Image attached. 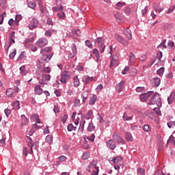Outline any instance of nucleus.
<instances>
[{
    "label": "nucleus",
    "mask_w": 175,
    "mask_h": 175,
    "mask_svg": "<svg viewBox=\"0 0 175 175\" xmlns=\"http://www.w3.org/2000/svg\"><path fill=\"white\" fill-rule=\"evenodd\" d=\"M96 42L98 44L100 53H103L106 47V46L105 45V42L103 41V39H102V38H97Z\"/></svg>",
    "instance_id": "nucleus-7"
},
{
    "label": "nucleus",
    "mask_w": 175,
    "mask_h": 175,
    "mask_svg": "<svg viewBox=\"0 0 175 175\" xmlns=\"http://www.w3.org/2000/svg\"><path fill=\"white\" fill-rule=\"evenodd\" d=\"M57 16L59 18H65V13L64 12H60L57 13Z\"/></svg>",
    "instance_id": "nucleus-55"
},
{
    "label": "nucleus",
    "mask_w": 175,
    "mask_h": 175,
    "mask_svg": "<svg viewBox=\"0 0 175 175\" xmlns=\"http://www.w3.org/2000/svg\"><path fill=\"white\" fill-rule=\"evenodd\" d=\"M124 35L126 36V38L129 39V40H132V32L131 31V29L126 28L123 31Z\"/></svg>",
    "instance_id": "nucleus-19"
},
{
    "label": "nucleus",
    "mask_w": 175,
    "mask_h": 175,
    "mask_svg": "<svg viewBox=\"0 0 175 175\" xmlns=\"http://www.w3.org/2000/svg\"><path fill=\"white\" fill-rule=\"evenodd\" d=\"M113 140H115V142H117L118 144H124L125 143V141L121 138V136L117 133H114L112 136Z\"/></svg>",
    "instance_id": "nucleus-15"
},
{
    "label": "nucleus",
    "mask_w": 175,
    "mask_h": 175,
    "mask_svg": "<svg viewBox=\"0 0 175 175\" xmlns=\"http://www.w3.org/2000/svg\"><path fill=\"white\" fill-rule=\"evenodd\" d=\"M96 99H98L96 95H93V96L90 99L89 105H95Z\"/></svg>",
    "instance_id": "nucleus-32"
},
{
    "label": "nucleus",
    "mask_w": 175,
    "mask_h": 175,
    "mask_svg": "<svg viewBox=\"0 0 175 175\" xmlns=\"http://www.w3.org/2000/svg\"><path fill=\"white\" fill-rule=\"evenodd\" d=\"M126 139L128 142H132L133 140V137H132V134H131V133H127L126 134Z\"/></svg>",
    "instance_id": "nucleus-45"
},
{
    "label": "nucleus",
    "mask_w": 175,
    "mask_h": 175,
    "mask_svg": "<svg viewBox=\"0 0 175 175\" xmlns=\"http://www.w3.org/2000/svg\"><path fill=\"white\" fill-rule=\"evenodd\" d=\"M137 174L139 175H144L145 170H144V168L139 167L137 170Z\"/></svg>",
    "instance_id": "nucleus-50"
},
{
    "label": "nucleus",
    "mask_w": 175,
    "mask_h": 175,
    "mask_svg": "<svg viewBox=\"0 0 175 175\" xmlns=\"http://www.w3.org/2000/svg\"><path fill=\"white\" fill-rule=\"evenodd\" d=\"M51 72V68L50 67H44L42 70V73H50Z\"/></svg>",
    "instance_id": "nucleus-46"
},
{
    "label": "nucleus",
    "mask_w": 175,
    "mask_h": 175,
    "mask_svg": "<svg viewBox=\"0 0 175 175\" xmlns=\"http://www.w3.org/2000/svg\"><path fill=\"white\" fill-rule=\"evenodd\" d=\"M14 32H12L10 34V40H11L12 43H16L14 41Z\"/></svg>",
    "instance_id": "nucleus-54"
},
{
    "label": "nucleus",
    "mask_w": 175,
    "mask_h": 175,
    "mask_svg": "<svg viewBox=\"0 0 175 175\" xmlns=\"http://www.w3.org/2000/svg\"><path fill=\"white\" fill-rule=\"evenodd\" d=\"M12 107L14 110H18L20 109V101L16 100L12 103Z\"/></svg>",
    "instance_id": "nucleus-26"
},
{
    "label": "nucleus",
    "mask_w": 175,
    "mask_h": 175,
    "mask_svg": "<svg viewBox=\"0 0 175 175\" xmlns=\"http://www.w3.org/2000/svg\"><path fill=\"white\" fill-rule=\"evenodd\" d=\"M52 49L50 46L45 47L40 50V54H44V53H50Z\"/></svg>",
    "instance_id": "nucleus-35"
},
{
    "label": "nucleus",
    "mask_w": 175,
    "mask_h": 175,
    "mask_svg": "<svg viewBox=\"0 0 175 175\" xmlns=\"http://www.w3.org/2000/svg\"><path fill=\"white\" fill-rule=\"evenodd\" d=\"M45 140L48 144H51L53 143V135H47Z\"/></svg>",
    "instance_id": "nucleus-41"
},
{
    "label": "nucleus",
    "mask_w": 175,
    "mask_h": 175,
    "mask_svg": "<svg viewBox=\"0 0 175 175\" xmlns=\"http://www.w3.org/2000/svg\"><path fill=\"white\" fill-rule=\"evenodd\" d=\"M114 38L116 40H117V42H118L119 43H122V44H124V46H128V41L122 38V37L120 36L118 34H115Z\"/></svg>",
    "instance_id": "nucleus-14"
},
{
    "label": "nucleus",
    "mask_w": 175,
    "mask_h": 175,
    "mask_svg": "<svg viewBox=\"0 0 175 175\" xmlns=\"http://www.w3.org/2000/svg\"><path fill=\"white\" fill-rule=\"evenodd\" d=\"M167 102L170 105H172L173 102H175V92H172L170 96H168Z\"/></svg>",
    "instance_id": "nucleus-21"
},
{
    "label": "nucleus",
    "mask_w": 175,
    "mask_h": 175,
    "mask_svg": "<svg viewBox=\"0 0 175 175\" xmlns=\"http://www.w3.org/2000/svg\"><path fill=\"white\" fill-rule=\"evenodd\" d=\"M146 90L144 87H137L135 89L136 92H143Z\"/></svg>",
    "instance_id": "nucleus-60"
},
{
    "label": "nucleus",
    "mask_w": 175,
    "mask_h": 175,
    "mask_svg": "<svg viewBox=\"0 0 175 175\" xmlns=\"http://www.w3.org/2000/svg\"><path fill=\"white\" fill-rule=\"evenodd\" d=\"M129 61H130V65H133L135 62H136V56L132 53L129 55Z\"/></svg>",
    "instance_id": "nucleus-24"
},
{
    "label": "nucleus",
    "mask_w": 175,
    "mask_h": 175,
    "mask_svg": "<svg viewBox=\"0 0 175 175\" xmlns=\"http://www.w3.org/2000/svg\"><path fill=\"white\" fill-rule=\"evenodd\" d=\"M72 32L73 33H75V35H77L78 36H81V31H80V29H72Z\"/></svg>",
    "instance_id": "nucleus-49"
},
{
    "label": "nucleus",
    "mask_w": 175,
    "mask_h": 175,
    "mask_svg": "<svg viewBox=\"0 0 175 175\" xmlns=\"http://www.w3.org/2000/svg\"><path fill=\"white\" fill-rule=\"evenodd\" d=\"M56 5H60L59 7H53V10L54 12H57V10H62L64 7L61 5V0H56Z\"/></svg>",
    "instance_id": "nucleus-22"
},
{
    "label": "nucleus",
    "mask_w": 175,
    "mask_h": 175,
    "mask_svg": "<svg viewBox=\"0 0 175 175\" xmlns=\"http://www.w3.org/2000/svg\"><path fill=\"white\" fill-rule=\"evenodd\" d=\"M40 6V12L44 14L46 13V8L43 7V5H42V1L40 2V4H38Z\"/></svg>",
    "instance_id": "nucleus-52"
},
{
    "label": "nucleus",
    "mask_w": 175,
    "mask_h": 175,
    "mask_svg": "<svg viewBox=\"0 0 175 175\" xmlns=\"http://www.w3.org/2000/svg\"><path fill=\"white\" fill-rule=\"evenodd\" d=\"M96 161H92L89 164L88 172L92 173L91 175H98L99 173V167L96 165Z\"/></svg>",
    "instance_id": "nucleus-2"
},
{
    "label": "nucleus",
    "mask_w": 175,
    "mask_h": 175,
    "mask_svg": "<svg viewBox=\"0 0 175 175\" xmlns=\"http://www.w3.org/2000/svg\"><path fill=\"white\" fill-rule=\"evenodd\" d=\"M16 49H14L12 51V52L10 54V59H13V58H14V57H16Z\"/></svg>",
    "instance_id": "nucleus-57"
},
{
    "label": "nucleus",
    "mask_w": 175,
    "mask_h": 175,
    "mask_svg": "<svg viewBox=\"0 0 175 175\" xmlns=\"http://www.w3.org/2000/svg\"><path fill=\"white\" fill-rule=\"evenodd\" d=\"M23 19V16L21 14H17L15 17V24L16 25H18V22L21 21Z\"/></svg>",
    "instance_id": "nucleus-40"
},
{
    "label": "nucleus",
    "mask_w": 175,
    "mask_h": 175,
    "mask_svg": "<svg viewBox=\"0 0 175 175\" xmlns=\"http://www.w3.org/2000/svg\"><path fill=\"white\" fill-rule=\"evenodd\" d=\"M111 161H113V163L118 165V163H121L122 162V157H114Z\"/></svg>",
    "instance_id": "nucleus-27"
},
{
    "label": "nucleus",
    "mask_w": 175,
    "mask_h": 175,
    "mask_svg": "<svg viewBox=\"0 0 175 175\" xmlns=\"http://www.w3.org/2000/svg\"><path fill=\"white\" fill-rule=\"evenodd\" d=\"M148 105H157L158 107H161L162 106V103H161V96H159V94L157 93L152 96L150 100L148 102Z\"/></svg>",
    "instance_id": "nucleus-1"
},
{
    "label": "nucleus",
    "mask_w": 175,
    "mask_h": 175,
    "mask_svg": "<svg viewBox=\"0 0 175 175\" xmlns=\"http://www.w3.org/2000/svg\"><path fill=\"white\" fill-rule=\"evenodd\" d=\"M5 16H6V12H3L0 15V18H1L0 25L3 24V20L5 19Z\"/></svg>",
    "instance_id": "nucleus-53"
},
{
    "label": "nucleus",
    "mask_w": 175,
    "mask_h": 175,
    "mask_svg": "<svg viewBox=\"0 0 175 175\" xmlns=\"http://www.w3.org/2000/svg\"><path fill=\"white\" fill-rule=\"evenodd\" d=\"M28 7L31 8V9H35V8H36V3L33 1H29L28 3Z\"/></svg>",
    "instance_id": "nucleus-51"
},
{
    "label": "nucleus",
    "mask_w": 175,
    "mask_h": 175,
    "mask_svg": "<svg viewBox=\"0 0 175 175\" xmlns=\"http://www.w3.org/2000/svg\"><path fill=\"white\" fill-rule=\"evenodd\" d=\"M71 49H72L73 55L77 54V48L76 47V44H72L71 45Z\"/></svg>",
    "instance_id": "nucleus-43"
},
{
    "label": "nucleus",
    "mask_w": 175,
    "mask_h": 175,
    "mask_svg": "<svg viewBox=\"0 0 175 175\" xmlns=\"http://www.w3.org/2000/svg\"><path fill=\"white\" fill-rule=\"evenodd\" d=\"M35 92L37 94V95H41V94H42L43 90H42L40 85H38L35 87Z\"/></svg>",
    "instance_id": "nucleus-28"
},
{
    "label": "nucleus",
    "mask_w": 175,
    "mask_h": 175,
    "mask_svg": "<svg viewBox=\"0 0 175 175\" xmlns=\"http://www.w3.org/2000/svg\"><path fill=\"white\" fill-rule=\"evenodd\" d=\"M152 94H154V92L150 91V92H148L147 93L141 94L139 96L141 101L146 102V100H148V98H150V96L152 95Z\"/></svg>",
    "instance_id": "nucleus-10"
},
{
    "label": "nucleus",
    "mask_w": 175,
    "mask_h": 175,
    "mask_svg": "<svg viewBox=\"0 0 175 175\" xmlns=\"http://www.w3.org/2000/svg\"><path fill=\"white\" fill-rule=\"evenodd\" d=\"M74 80V85L75 87L77 88L79 85H80V79H79V77H75L73 78Z\"/></svg>",
    "instance_id": "nucleus-38"
},
{
    "label": "nucleus",
    "mask_w": 175,
    "mask_h": 175,
    "mask_svg": "<svg viewBox=\"0 0 175 175\" xmlns=\"http://www.w3.org/2000/svg\"><path fill=\"white\" fill-rule=\"evenodd\" d=\"M163 72H165V68L161 67L159 70H157V74L160 76L163 75Z\"/></svg>",
    "instance_id": "nucleus-58"
},
{
    "label": "nucleus",
    "mask_w": 175,
    "mask_h": 175,
    "mask_svg": "<svg viewBox=\"0 0 175 175\" xmlns=\"http://www.w3.org/2000/svg\"><path fill=\"white\" fill-rule=\"evenodd\" d=\"M20 89L17 87L14 88H9L6 90V96L8 98H14L17 95V92H19Z\"/></svg>",
    "instance_id": "nucleus-3"
},
{
    "label": "nucleus",
    "mask_w": 175,
    "mask_h": 175,
    "mask_svg": "<svg viewBox=\"0 0 175 175\" xmlns=\"http://www.w3.org/2000/svg\"><path fill=\"white\" fill-rule=\"evenodd\" d=\"M21 126H24V125H27L28 122H29V120L27 117H25V115H22L21 116Z\"/></svg>",
    "instance_id": "nucleus-23"
},
{
    "label": "nucleus",
    "mask_w": 175,
    "mask_h": 175,
    "mask_svg": "<svg viewBox=\"0 0 175 175\" xmlns=\"http://www.w3.org/2000/svg\"><path fill=\"white\" fill-rule=\"evenodd\" d=\"M168 128H174L175 126V122H169L167 123Z\"/></svg>",
    "instance_id": "nucleus-64"
},
{
    "label": "nucleus",
    "mask_w": 175,
    "mask_h": 175,
    "mask_svg": "<svg viewBox=\"0 0 175 175\" xmlns=\"http://www.w3.org/2000/svg\"><path fill=\"white\" fill-rule=\"evenodd\" d=\"M126 3L125 2H118L116 5V9L120 10L122 8H124Z\"/></svg>",
    "instance_id": "nucleus-31"
},
{
    "label": "nucleus",
    "mask_w": 175,
    "mask_h": 175,
    "mask_svg": "<svg viewBox=\"0 0 175 175\" xmlns=\"http://www.w3.org/2000/svg\"><path fill=\"white\" fill-rule=\"evenodd\" d=\"M51 79V75L50 74L43 73L41 76V84H46V81H50Z\"/></svg>",
    "instance_id": "nucleus-9"
},
{
    "label": "nucleus",
    "mask_w": 175,
    "mask_h": 175,
    "mask_svg": "<svg viewBox=\"0 0 175 175\" xmlns=\"http://www.w3.org/2000/svg\"><path fill=\"white\" fill-rule=\"evenodd\" d=\"M88 131L89 132H92L94 131H95V127L94 126V124H92V122H90L88 127Z\"/></svg>",
    "instance_id": "nucleus-42"
},
{
    "label": "nucleus",
    "mask_w": 175,
    "mask_h": 175,
    "mask_svg": "<svg viewBox=\"0 0 175 175\" xmlns=\"http://www.w3.org/2000/svg\"><path fill=\"white\" fill-rule=\"evenodd\" d=\"M83 83L85 84H90L92 81H94V77H90L89 76H84L82 79Z\"/></svg>",
    "instance_id": "nucleus-18"
},
{
    "label": "nucleus",
    "mask_w": 175,
    "mask_h": 175,
    "mask_svg": "<svg viewBox=\"0 0 175 175\" xmlns=\"http://www.w3.org/2000/svg\"><path fill=\"white\" fill-rule=\"evenodd\" d=\"M66 120H68V116L64 115L61 117V121L63 122V124H65V122H66Z\"/></svg>",
    "instance_id": "nucleus-63"
},
{
    "label": "nucleus",
    "mask_w": 175,
    "mask_h": 175,
    "mask_svg": "<svg viewBox=\"0 0 175 175\" xmlns=\"http://www.w3.org/2000/svg\"><path fill=\"white\" fill-rule=\"evenodd\" d=\"M83 159H88L90 158V153L89 152H84L83 156H82Z\"/></svg>",
    "instance_id": "nucleus-62"
},
{
    "label": "nucleus",
    "mask_w": 175,
    "mask_h": 175,
    "mask_svg": "<svg viewBox=\"0 0 175 175\" xmlns=\"http://www.w3.org/2000/svg\"><path fill=\"white\" fill-rule=\"evenodd\" d=\"M143 129L145 132H151V126L150 124H145Z\"/></svg>",
    "instance_id": "nucleus-44"
},
{
    "label": "nucleus",
    "mask_w": 175,
    "mask_h": 175,
    "mask_svg": "<svg viewBox=\"0 0 175 175\" xmlns=\"http://www.w3.org/2000/svg\"><path fill=\"white\" fill-rule=\"evenodd\" d=\"M67 129H68V132H72V131H76L77 129V126H73V124H70L67 126Z\"/></svg>",
    "instance_id": "nucleus-37"
},
{
    "label": "nucleus",
    "mask_w": 175,
    "mask_h": 175,
    "mask_svg": "<svg viewBox=\"0 0 175 175\" xmlns=\"http://www.w3.org/2000/svg\"><path fill=\"white\" fill-rule=\"evenodd\" d=\"M31 120H33V121H36L37 124H40V119L39 118V115L34 113L31 115Z\"/></svg>",
    "instance_id": "nucleus-25"
},
{
    "label": "nucleus",
    "mask_w": 175,
    "mask_h": 175,
    "mask_svg": "<svg viewBox=\"0 0 175 175\" xmlns=\"http://www.w3.org/2000/svg\"><path fill=\"white\" fill-rule=\"evenodd\" d=\"M70 76H72V72L70 71H64L62 72L60 78L61 83H62V84H66V80H69Z\"/></svg>",
    "instance_id": "nucleus-4"
},
{
    "label": "nucleus",
    "mask_w": 175,
    "mask_h": 175,
    "mask_svg": "<svg viewBox=\"0 0 175 175\" xmlns=\"http://www.w3.org/2000/svg\"><path fill=\"white\" fill-rule=\"evenodd\" d=\"M107 146L108 148H110V150H114L116 147H117V144L113 139H109L108 142H107Z\"/></svg>",
    "instance_id": "nucleus-16"
},
{
    "label": "nucleus",
    "mask_w": 175,
    "mask_h": 175,
    "mask_svg": "<svg viewBox=\"0 0 175 175\" xmlns=\"http://www.w3.org/2000/svg\"><path fill=\"white\" fill-rule=\"evenodd\" d=\"M169 143H172V144L175 146V137L173 135H171L167 140L166 147H167V144H169Z\"/></svg>",
    "instance_id": "nucleus-36"
},
{
    "label": "nucleus",
    "mask_w": 175,
    "mask_h": 175,
    "mask_svg": "<svg viewBox=\"0 0 175 175\" xmlns=\"http://www.w3.org/2000/svg\"><path fill=\"white\" fill-rule=\"evenodd\" d=\"M165 43H166V40H163L162 42L158 46V47L160 49H167Z\"/></svg>",
    "instance_id": "nucleus-48"
},
{
    "label": "nucleus",
    "mask_w": 175,
    "mask_h": 175,
    "mask_svg": "<svg viewBox=\"0 0 175 175\" xmlns=\"http://www.w3.org/2000/svg\"><path fill=\"white\" fill-rule=\"evenodd\" d=\"M0 8L6 9L8 8V0H0Z\"/></svg>",
    "instance_id": "nucleus-29"
},
{
    "label": "nucleus",
    "mask_w": 175,
    "mask_h": 175,
    "mask_svg": "<svg viewBox=\"0 0 175 175\" xmlns=\"http://www.w3.org/2000/svg\"><path fill=\"white\" fill-rule=\"evenodd\" d=\"M85 117L83 116V118L80 121V124H79V129H80V127L81 126L82 128V130L81 131L83 132V131H84V125H85Z\"/></svg>",
    "instance_id": "nucleus-30"
},
{
    "label": "nucleus",
    "mask_w": 175,
    "mask_h": 175,
    "mask_svg": "<svg viewBox=\"0 0 175 175\" xmlns=\"http://www.w3.org/2000/svg\"><path fill=\"white\" fill-rule=\"evenodd\" d=\"M132 118H133V114L128 113L126 112L124 113L123 120L124 121H131V120H132Z\"/></svg>",
    "instance_id": "nucleus-20"
},
{
    "label": "nucleus",
    "mask_w": 175,
    "mask_h": 175,
    "mask_svg": "<svg viewBox=\"0 0 175 175\" xmlns=\"http://www.w3.org/2000/svg\"><path fill=\"white\" fill-rule=\"evenodd\" d=\"M93 54H94V55H96V58L98 59H99V51H98V49H94L93 50Z\"/></svg>",
    "instance_id": "nucleus-61"
},
{
    "label": "nucleus",
    "mask_w": 175,
    "mask_h": 175,
    "mask_svg": "<svg viewBox=\"0 0 175 175\" xmlns=\"http://www.w3.org/2000/svg\"><path fill=\"white\" fill-rule=\"evenodd\" d=\"M36 44V46H38L40 49H43L44 46H47V44H49V40L46 38H40L37 40Z\"/></svg>",
    "instance_id": "nucleus-6"
},
{
    "label": "nucleus",
    "mask_w": 175,
    "mask_h": 175,
    "mask_svg": "<svg viewBox=\"0 0 175 175\" xmlns=\"http://www.w3.org/2000/svg\"><path fill=\"white\" fill-rule=\"evenodd\" d=\"M39 128H40V126H39L38 124H34L33 126H32V131H31V135H32L33 133V132H35V131H36V129H39Z\"/></svg>",
    "instance_id": "nucleus-47"
},
{
    "label": "nucleus",
    "mask_w": 175,
    "mask_h": 175,
    "mask_svg": "<svg viewBox=\"0 0 175 175\" xmlns=\"http://www.w3.org/2000/svg\"><path fill=\"white\" fill-rule=\"evenodd\" d=\"M124 84H125L124 81H121L116 85V90L117 92H121L124 91Z\"/></svg>",
    "instance_id": "nucleus-17"
},
{
    "label": "nucleus",
    "mask_w": 175,
    "mask_h": 175,
    "mask_svg": "<svg viewBox=\"0 0 175 175\" xmlns=\"http://www.w3.org/2000/svg\"><path fill=\"white\" fill-rule=\"evenodd\" d=\"M87 139L90 140V142H94L95 140V134H92L90 136L87 137Z\"/></svg>",
    "instance_id": "nucleus-59"
},
{
    "label": "nucleus",
    "mask_w": 175,
    "mask_h": 175,
    "mask_svg": "<svg viewBox=\"0 0 175 175\" xmlns=\"http://www.w3.org/2000/svg\"><path fill=\"white\" fill-rule=\"evenodd\" d=\"M39 25V21L36 18H33L29 24V29H35Z\"/></svg>",
    "instance_id": "nucleus-8"
},
{
    "label": "nucleus",
    "mask_w": 175,
    "mask_h": 175,
    "mask_svg": "<svg viewBox=\"0 0 175 175\" xmlns=\"http://www.w3.org/2000/svg\"><path fill=\"white\" fill-rule=\"evenodd\" d=\"M84 116H83V115H81V113H79L77 116H76V112H74L71 116V118L72 120H73L76 126H77L79 124H80V121H81V119Z\"/></svg>",
    "instance_id": "nucleus-5"
},
{
    "label": "nucleus",
    "mask_w": 175,
    "mask_h": 175,
    "mask_svg": "<svg viewBox=\"0 0 175 175\" xmlns=\"http://www.w3.org/2000/svg\"><path fill=\"white\" fill-rule=\"evenodd\" d=\"M118 56H117L116 55H114L111 57V60L110 63L111 69H113L114 66H117V65H118Z\"/></svg>",
    "instance_id": "nucleus-12"
},
{
    "label": "nucleus",
    "mask_w": 175,
    "mask_h": 175,
    "mask_svg": "<svg viewBox=\"0 0 175 175\" xmlns=\"http://www.w3.org/2000/svg\"><path fill=\"white\" fill-rule=\"evenodd\" d=\"M153 8H154V10H155V12H157V13H161V12H162V10H163V8L159 7L157 3H154L153 5Z\"/></svg>",
    "instance_id": "nucleus-33"
},
{
    "label": "nucleus",
    "mask_w": 175,
    "mask_h": 175,
    "mask_svg": "<svg viewBox=\"0 0 175 175\" xmlns=\"http://www.w3.org/2000/svg\"><path fill=\"white\" fill-rule=\"evenodd\" d=\"M42 55L41 56V60L43 61L44 62H50V60L51 58H53V53H49V54H44L42 53Z\"/></svg>",
    "instance_id": "nucleus-13"
},
{
    "label": "nucleus",
    "mask_w": 175,
    "mask_h": 175,
    "mask_svg": "<svg viewBox=\"0 0 175 175\" xmlns=\"http://www.w3.org/2000/svg\"><path fill=\"white\" fill-rule=\"evenodd\" d=\"M26 57H27V53H25V51H23L20 54L18 57V59H24Z\"/></svg>",
    "instance_id": "nucleus-56"
},
{
    "label": "nucleus",
    "mask_w": 175,
    "mask_h": 175,
    "mask_svg": "<svg viewBox=\"0 0 175 175\" xmlns=\"http://www.w3.org/2000/svg\"><path fill=\"white\" fill-rule=\"evenodd\" d=\"M82 98H83V103H85V101L87 100V99H88V91H85L82 93L81 95Z\"/></svg>",
    "instance_id": "nucleus-34"
},
{
    "label": "nucleus",
    "mask_w": 175,
    "mask_h": 175,
    "mask_svg": "<svg viewBox=\"0 0 175 175\" xmlns=\"http://www.w3.org/2000/svg\"><path fill=\"white\" fill-rule=\"evenodd\" d=\"M154 87H159V84H161V79L158 77H154Z\"/></svg>",
    "instance_id": "nucleus-39"
},
{
    "label": "nucleus",
    "mask_w": 175,
    "mask_h": 175,
    "mask_svg": "<svg viewBox=\"0 0 175 175\" xmlns=\"http://www.w3.org/2000/svg\"><path fill=\"white\" fill-rule=\"evenodd\" d=\"M27 142L28 147H31L30 148L31 151L29 152V154H33V148L36 150V145L32 144V138L29 137H27Z\"/></svg>",
    "instance_id": "nucleus-11"
}]
</instances>
